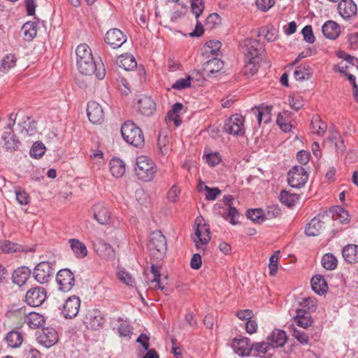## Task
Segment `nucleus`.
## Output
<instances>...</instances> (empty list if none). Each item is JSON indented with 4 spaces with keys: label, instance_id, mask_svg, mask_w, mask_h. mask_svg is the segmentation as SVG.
I'll use <instances>...</instances> for the list:
<instances>
[{
    "label": "nucleus",
    "instance_id": "4c0bfd02",
    "mask_svg": "<svg viewBox=\"0 0 358 358\" xmlns=\"http://www.w3.org/2000/svg\"><path fill=\"white\" fill-rule=\"evenodd\" d=\"M24 322L30 328L37 329L44 324L45 320L42 315L35 312H30L27 315Z\"/></svg>",
    "mask_w": 358,
    "mask_h": 358
},
{
    "label": "nucleus",
    "instance_id": "58836bf2",
    "mask_svg": "<svg viewBox=\"0 0 358 358\" xmlns=\"http://www.w3.org/2000/svg\"><path fill=\"white\" fill-rule=\"evenodd\" d=\"M310 129L313 134L322 136L326 132L327 125L318 115H315L312 117Z\"/></svg>",
    "mask_w": 358,
    "mask_h": 358
},
{
    "label": "nucleus",
    "instance_id": "338daca9",
    "mask_svg": "<svg viewBox=\"0 0 358 358\" xmlns=\"http://www.w3.org/2000/svg\"><path fill=\"white\" fill-rule=\"evenodd\" d=\"M276 122L284 132H289L291 131L292 125L285 120L282 113H278Z\"/></svg>",
    "mask_w": 358,
    "mask_h": 358
},
{
    "label": "nucleus",
    "instance_id": "7c9ffc66",
    "mask_svg": "<svg viewBox=\"0 0 358 358\" xmlns=\"http://www.w3.org/2000/svg\"><path fill=\"white\" fill-rule=\"evenodd\" d=\"M113 329H117L120 336H129L131 334L130 325L127 320L121 317H113L111 321Z\"/></svg>",
    "mask_w": 358,
    "mask_h": 358
},
{
    "label": "nucleus",
    "instance_id": "8fccbe9b",
    "mask_svg": "<svg viewBox=\"0 0 358 358\" xmlns=\"http://www.w3.org/2000/svg\"><path fill=\"white\" fill-rule=\"evenodd\" d=\"M22 30L27 40H31L37 34L36 24L32 22H26L22 26Z\"/></svg>",
    "mask_w": 358,
    "mask_h": 358
},
{
    "label": "nucleus",
    "instance_id": "13d9d810",
    "mask_svg": "<svg viewBox=\"0 0 358 358\" xmlns=\"http://www.w3.org/2000/svg\"><path fill=\"white\" fill-rule=\"evenodd\" d=\"M191 9L196 17L198 18L204 9L203 0H191Z\"/></svg>",
    "mask_w": 358,
    "mask_h": 358
},
{
    "label": "nucleus",
    "instance_id": "393cba45",
    "mask_svg": "<svg viewBox=\"0 0 358 358\" xmlns=\"http://www.w3.org/2000/svg\"><path fill=\"white\" fill-rule=\"evenodd\" d=\"M2 139L4 142L3 147L7 151L13 152L18 149L20 142L14 134V131L9 130L8 131L3 132Z\"/></svg>",
    "mask_w": 358,
    "mask_h": 358
},
{
    "label": "nucleus",
    "instance_id": "c756f323",
    "mask_svg": "<svg viewBox=\"0 0 358 358\" xmlns=\"http://www.w3.org/2000/svg\"><path fill=\"white\" fill-rule=\"evenodd\" d=\"M294 321L297 326L306 329L313 324V319L310 313L304 309L296 310V314L294 317Z\"/></svg>",
    "mask_w": 358,
    "mask_h": 358
},
{
    "label": "nucleus",
    "instance_id": "e433bc0d",
    "mask_svg": "<svg viewBox=\"0 0 358 358\" xmlns=\"http://www.w3.org/2000/svg\"><path fill=\"white\" fill-rule=\"evenodd\" d=\"M329 140L334 143L336 152L338 154H343L345 152V145L344 140L337 131L333 129L329 131Z\"/></svg>",
    "mask_w": 358,
    "mask_h": 358
},
{
    "label": "nucleus",
    "instance_id": "c9c22d12",
    "mask_svg": "<svg viewBox=\"0 0 358 358\" xmlns=\"http://www.w3.org/2000/svg\"><path fill=\"white\" fill-rule=\"evenodd\" d=\"M125 164L119 158H113L110 162V171L115 178H121L125 173Z\"/></svg>",
    "mask_w": 358,
    "mask_h": 358
},
{
    "label": "nucleus",
    "instance_id": "052dcab7",
    "mask_svg": "<svg viewBox=\"0 0 358 358\" xmlns=\"http://www.w3.org/2000/svg\"><path fill=\"white\" fill-rule=\"evenodd\" d=\"M16 199L21 205H27L29 203L31 198L27 192L19 189L15 191Z\"/></svg>",
    "mask_w": 358,
    "mask_h": 358
},
{
    "label": "nucleus",
    "instance_id": "5fc2aeb1",
    "mask_svg": "<svg viewBox=\"0 0 358 358\" xmlns=\"http://www.w3.org/2000/svg\"><path fill=\"white\" fill-rule=\"evenodd\" d=\"M191 80L192 78L189 76L186 78H180L172 85V88L177 90H181L189 87L191 86Z\"/></svg>",
    "mask_w": 358,
    "mask_h": 358
},
{
    "label": "nucleus",
    "instance_id": "7ed1b4c3",
    "mask_svg": "<svg viewBox=\"0 0 358 358\" xmlns=\"http://www.w3.org/2000/svg\"><path fill=\"white\" fill-rule=\"evenodd\" d=\"M234 201V198L232 195H225L222 199V203H216L213 207L214 213L229 220L233 225L238 223L236 217L239 216L238 211L233 206Z\"/></svg>",
    "mask_w": 358,
    "mask_h": 358
},
{
    "label": "nucleus",
    "instance_id": "680f3d73",
    "mask_svg": "<svg viewBox=\"0 0 358 358\" xmlns=\"http://www.w3.org/2000/svg\"><path fill=\"white\" fill-rule=\"evenodd\" d=\"M45 148L43 143H35L30 150V155L35 158L41 157L45 153Z\"/></svg>",
    "mask_w": 358,
    "mask_h": 358
},
{
    "label": "nucleus",
    "instance_id": "79ce46f5",
    "mask_svg": "<svg viewBox=\"0 0 358 358\" xmlns=\"http://www.w3.org/2000/svg\"><path fill=\"white\" fill-rule=\"evenodd\" d=\"M0 250L3 253L26 252L22 245L10 241L0 242Z\"/></svg>",
    "mask_w": 358,
    "mask_h": 358
},
{
    "label": "nucleus",
    "instance_id": "9d476101",
    "mask_svg": "<svg viewBox=\"0 0 358 358\" xmlns=\"http://www.w3.org/2000/svg\"><path fill=\"white\" fill-rule=\"evenodd\" d=\"M56 281L59 289L64 292H69L75 285V276L71 270L62 268L56 275Z\"/></svg>",
    "mask_w": 358,
    "mask_h": 358
},
{
    "label": "nucleus",
    "instance_id": "a18cd8bd",
    "mask_svg": "<svg viewBox=\"0 0 358 358\" xmlns=\"http://www.w3.org/2000/svg\"><path fill=\"white\" fill-rule=\"evenodd\" d=\"M278 31L273 26L262 27L259 29V36H262L268 42L274 41L278 36Z\"/></svg>",
    "mask_w": 358,
    "mask_h": 358
},
{
    "label": "nucleus",
    "instance_id": "603ef678",
    "mask_svg": "<svg viewBox=\"0 0 358 358\" xmlns=\"http://www.w3.org/2000/svg\"><path fill=\"white\" fill-rule=\"evenodd\" d=\"M335 220H338L341 223L346 224L350 221L348 212L342 207L338 206L336 213L333 215Z\"/></svg>",
    "mask_w": 358,
    "mask_h": 358
},
{
    "label": "nucleus",
    "instance_id": "f8f14e48",
    "mask_svg": "<svg viewBox=\"0 0 358 358\" xmlns=\"http://www.w3.org/2000/svg\"><path fill=\"white\" fill-rule=\"evenodd\" d=\"M105 322L103 313L98 309L89 310L83 317V323L88 329L98 330Z\"/></svg>",
    "mask_w": 358,
    "mask_h": 358
},
{
    "label": "nucleus",
    "instance_id": "20e7f679",
    "mask_svg": "<svg viewBox=\"0 0 358 358\" xmlns=\"http://www.w3.org/2000/svg\"><path fill=\"white\" fill-rule=\"evenodd\" d=\"M157 172L155 162L148 157L141 155L137 157L135 173L137 178L143 182H150Z\"/></svg>",
    "mask_w": 358,
    "mask_h": 358
},
{
    "label": "nucleus",
    "instance_id": "1a4fd4ad",
    "mask_svg": "<svg viewBox=\"0 0 358 358\" xmlns=\"http://www.w3.org/2000/svg\"><path fill=\"white\" fill-rule=\"evenodd\" d=\"M224 131L234 136H243L245 134L244 117L239 114L231 115L225 122Z\"/></svg>",
    "mask_w": 358,
    "mask_h": 358
},
{
    "label": "nucleus",
    "instance_id": "4be33fe9",
    "mask_svg": "<svg viewBox=\"0 0 358 358\" xmlns=\"http://www.w3.org/2000/svg\"><path fill=\"white\" fill-rule=\"evenodd\" d=\"M272 108V106H264V104H261L258 106H255L251 109V110L257 117L258 123L260 125L262 122H264L265 124L271 122Z\"/></svg>",
    "mask_w": 358,
    "mask_h": 358
},
{
    "label": "nucleus",
    "instance_id": "6e6d98bb",
    "mask_svg": "<svg viewBox=\"0 0 358 358\" xmlns=\"http://www.w3.org/2000/svg\"><path fill=\"white\" fill-rule=\"evenodd\" d=\"M169 140L167 136L163 133H159L157 140V147L159 151L162 155H166L168 151L167 145Z\"/></svg>",
    "mask_w": 358,
    "mask_h": 358
},
{
    "label": "nucleus",
    "instance_id": "f03ea898",
    "mask_svg": "<svg viewBox=\"0 0 358 358\" xmlns=\"http://www.w3.org/2000/svg\"><path fill=\"white\" fill-rule=\"evenodd\" d=\"M124 140L129 144L141 148L145 145V138L142 130L132 121H126L121 127Z\"/></svg>",
    "mask_w": 358,
    "mask_h": 358
},
{
    "label": "nucleus",
    "instance_id": "412c9836",
    "mask_svg": "<svg viewBox=\"0 0 358 358\" xmlns=\"http://www.w3.org/2000/svg\"><path fill=\"white\" fill-rule=\"evenodd\" d=\"M156 103L150 96H143L138 101V110L144 115H152L156 111Z\"/></svg>",
    "mask_w": 358,
    "mask_h": 358
},
{
    "label": "nucleus",
    "instance_id": "864d4df0",
    "mask_svg": "<svg viewBox=\"0 0 358 358\" xmlns=\"http://www.w3.org/2000/svg\"><path fill=\"white\" fill-rule=\"evenodd\" d=\"M118 278L123 283L134 287L135 285V280L130 273L125 270H120L117 273Z\"/></svg>",
    "mask_w": 358,
    "mask_h": 358
},
{
    "label": "nucleus",
    "instance_id": "5701e85b",
    "mask_svg": "<svg viewBox=\"0 0 358 358\" xmlns=\"http://www.w3.org/2000/svg\"><path fill=\"white\" fill-rule=\"evenodd\" d=\"M92 212L94 219L101 224H107L110 218V212L103 203L94 205Z\"/></svg>",
    "mask_w": 358,
    "mask_h": 358
},
{
    "label": "nucleus",
    "instance_id": "b1692460",
    "mask_svg": "<svg viewBox=\"0 0 358 358\" xmlns=\"http://www.w3.org/2000/svg\"><path fill=\"white\" fill-rule=\"evenodd\" d=\"M234 347L238 355L248 356L250 355L252 350L253 343H251L250 338L241 337L234 339Z\"/></svg>",
    "mask_w": 358,
    "mask_h": 358
},
{
    "label": "nucleus",
    "instance_id": "9b49d317",
    "mask_svg": "<svg viewBox=\"0 0 358 358\" xmlns=\"http://www.w3.org/2000/svg\"><path fill=\"white\" fill-rule=\"evenodd\" d=\"M46 299V290L42 287L29 289L25 295V302L30 306L38 307L43 303Z\"/></svg>",
    "mask_w": 358,
    "mask_h": 358
},
{
    "label": "nucleus",
    "instance_id": "774afa93",
    "mask_svg": "<svg viewBox=\"0 0 358 358\" xmlns=\"http://www.w3.org/2000/svg\"><path fill=\"white\" fill-rule=\"evenodd\" d=\"M221 46L222 43L219 41L210 40L206 43V48L209 49V52L213 55H217Z\"/></svg>",
    "mask_w": 358,
    "mask_h": 358
},
{
    "label": "nucleus",
    "instance_id": "a211bd4d",
    "mask_svg": "<svg viewBox=\"0 0 358 358\" xmlns=\"http://www.w3.org/2000/svg\"><path fill=\"white\" fill-rule=\"evenodd\" d=\"M223 62L215 57L207 61L203 64L202 72L206 77H215L216 74L223 69Z\"/></svg>",
    "mask_w": 358,
    "mask_h": 358
},
{
    "label": "nucleus",
    "instance_id": "aec40b11",
    "mask_svg": "<svg viewBox=\"0 0 358 358\" xmlns=\"http://www.w3.org/2000/svg\"><path fill=\"white\" fill-rule=\"evenodd\" d=\"M340 15L344 19H350L356 15L357 8L352 0H341L338 4Z\"/></svg>",
    "mask_w": 358,
    "mask_h": 358
},
{
    "label": "nucleus",
    "instance_id": "37998d69",
    "mask_svg": "<svg viewBox=\"0 0 358 358\" xmlns=\"http://www.w3.org/2000/svg\"><path fill=\"white\" fill-rule=\"evenodd\" d=\"M261 59H245V64L243 69V73L245 76L252 77L259 68Z\"/></svg>",
    "mask_w": 358,
    "mask_h": 358
},
{
    "label": "nucleus",
    "instance_id": "cd10ccee",
    "mask_svg": "<svg viewBox=\"0 0 358 358\" xmlns=\"http://www.w3.org/2000/svg\"><path fill=\"white\" fill-rule=\"evenodd\" d=\"M324 229V222L320 219V215L313 217L307 224L305 232L307 236H315L320 234Z\"/></svg>",
    "mask_w": 358,
    "mask_h": 358
},
{
    "label": "nucleus",
    "instance_id": "ea45409f",
    "mask_svg": "<svg viewBox=\"0 0 358 358\" xmlns=\"http://www.w3.org/2000/svg\"><path fill=\"white\" fill-rule=\"evenodd\" d=\"M5 340L8 346L16 348L22 344L23 341V335L18 331L12 330L6 334Z\"/></svg>",
    "mask_w": 358,
    "mask_h": 358
},
{
    "label": "nucleus",
    "instance_id": "a878e982",
    "mask_svg": "<svg viewBox=\"0 0 358 358\" xmlns=\"http://www.w3.org/2000/svg\"><path fill=\"white\" fill-rule=\"evenodd\" d=\"M322 31L326 38L334 40L340 35L341 27L336 22L328 20L323 24Z\"/></svg>",
    "mask_w": 358,
    "mask_h": 358
},
{
    "label": "nucleus",
    "instance_id": "49530a36",
    "mask_svg": "<svg viewBox=\"0 0 358 358\" xmlns=\"http://www.w3.org/2000/svg\"><path fill=\"white\" fill-rule=\"evenodd\" d=\"M17 59L14 55H6L1 60L0 64V71L7 72L16 65Z\"/></svg>",
    "mask_w": 358,
    "mask_h": 358
},
{
    "label": "nucleus",
    "instance_id": "f3484780",
    "mask_svg": "<svg viewBox=\"0 0 358 358\" xmlns=\"http://www.w3.org/2000/svg\"><path fill=\"white\" fill-rule=\"evenodd\" d=\"M87 114L89 120L93 124H101L104 120L102 107L99 103L90 101L87 103Z\"/></svg>",
    "mask_w": 358,
    "mask_h": 358
},
{
    "label": "nucleus",
    "instance_id": "2eb2a0df",
    "mask_svg": "<svg viewBox=\"0 0 358 358\" xmlns=\"http://www.w3.org/2000/svg\"><path fill=\"white\" fill-rule=\"evenodd\" d=\"M127 36L117 28L108 30L104 38L105 42L114 49L120 48L127 41Z\"/></svg>",
    "mask_w": 358,
    "mask_h": 358
},
{
    "label": "nucleus",
    "instance_id": "bb28decb",
    "mask_svg": "<svg viewBox=\"0 0 358 358\" xmlns=\"http://www.w3.org/2000/svg\"><path fill=\"white\" fill-rule=\"evenodd\" d=\"M287 334L285 331L275 329L268 336L267 340L272 348L282 347L287 341Z\"/></svg>",
    "mask_w": 358,
    "mask_h": 358
},
{
    "label": "nucleus",
    "instance_id": "3c124183",
    "mask_svg": "<svg viewBox=\"0 0 358 358\" xmlns=\"http://www.w3.org/2000/svg\"><path fill=\"white\" fill-rule=\"evenodd\" d=\"M280 251H275L269 258L268 269L271 276L276 275L278 269V259Z\"/></svg>",
    "mask_w": 358,
    "mask_h": 358
},
{
    "label": "nucleus",
    "instance_id": "6e6552de",
    "mask_svg": "<svg viewBox=\"0 0 358 358\" xmlns=\"http://www.w3.org/2000/svg\"><path fill=\"white\" fill-rule=\"evenodd\" d=\"M308 179L307 171L301 166H294L287 173V182L294 188H300L304 186Z\"/></svg>",
    "mask_w": 358,
    "mask_h": 358
},
{
    "label": "nucleus",
    "instance_id": "6ab92c4d",
    "mask_svg": "<svg viewBox=\"0 0 358 358\" xmlns=\"http://www.w3.org/2000/svg\"><path fill=\"white\" fill-rule=\"evenodd\" d=\"M38 341L45 348H50L58 341L57 332L53 328H45L38 336Z\"/></svg>",
    "mask_w": 358,
    "mask_h": 358
},
{
    "label": "nucleus",
    "instance_id": "0eeeda50",
    "mask_svg": "<svg viewBox=\"0 0 358 358\" xmlns=\"http://www.w3.org/2000/svg\"><path fill=\"white\" fill-rule=\"evenodd\" d=\"M55 271L53 264L49 262H41L34 268L33 275L38 283L45 284L52 278Z\"/></svg>",
    "mask_w": 358,
    "mask_h": 358
},
{
    "label": "nucleus",
    "instance_id": "4d7b16f0",
    "mask_svg": "<svg viewBox=\"0 0 358 358\" xmlns=\"http://www.w3.org/2000/svg\"><path fill=\"white\" fill-rule=\"evenodd\" d=\"M151 273L153 274L154 278L152 280H150V282H155V287L163 290L164 289V287L162 286L160 283L161 273L158 270L157 266H155V264H152L151 266Z\"/></svg>",
    "mask_w": 358,
    "mask_h": 358
},
{
    "label": "nucleus",
    "instance_id": "72a5a7b5",
    "mask_svg": "<svg viewBox=\"0 0 358 358\" xmlns=\"http://www.w3.org/2000/svg\"><path fill=\"white\" fill-rule=\"evenodd\" d=\"M313 290L317 294L322 295L327 292L328 286L324 278L321 275H314L311 279Z\"/></svg>",
    "mask_w": 358,
    "mask_h": 358
},
{
    "label": "nucleus",
    "instance_id": "de8ad7c7",
    "mask_svg": "<svg viewBox=\"0 0 358 358\" xmlns=\"http://www.w3.org/2000/svg\"><path fill=\"white\" fill-rule=\"evenodd\" d=\"M322 264L327 270H334L337 267L338 261L334 255L327 253L322 257Z\"/></svg>",
    "mask_w": 358,
    "mask_h": 358
},
{
    "label": "nucleus",
    "instance_id": "39448f33",
    "mask_svg": "<svg viewBox=\"0 0 358 358\" xmlns=\"http://www.w3.org/2000/svg\"><path fill=\"white\" fill-rule=\"evenodd\" d=\"M148 248L150 255L157 259H161L167 250L166 239L160 231H155L150 233Z\"/></svg>",
    "mask_w": 358,
    "mask_h": 358
},
{
    "label": "nucleus",
    "instance_id": "0e129e2a",
    "mask_svg": "<svg viewBox=\"0 0 358 358\" xmlns=\"http://www.w3.org/2000/svg\"><path fill=\"white\" fill-rule=\"evenodd\" d=\"M204 189L206 191V199L208 201H214L218 195L221 194V191L217 187H210L205 185Z\"/></svg>",
    "mask_w": 358,
    "mask_h": 358
},
{
    "label": "nucleus",
    "instance_id": "e2e57ef3",
    "mask_svg": "<svg viewBox=\"0 0 358 358\" xmlns=\"http://www.w3.org/2000/svg\"><path fill=\"white\" fill-rule=\"evenodd\" d=\"M301 34L303 36V39L309 43H313L315 41V36L313 32V29L310 25H306L305 26L302 30Z\"/></svg>",
    "mask_w": 358,
    "mask_h": 358
},
{
    "label": "nucleus",
    "instance_id": "423d86ee",
    "mask_svg": "<svg viewBox=\"0 0 358 358\" xmlns=\"http://www.w3.org/2000/svg\"><path fill=\"white\" fill-rule=\"evenodd\" d=\"M245 59H259L264 55V48L259 41L253 38H247L241 44Z\"/></svg>",
    "mask_w": 358,
    "mask_h": 358
},
{
    "label": "nucleus",
    "instance_id": "473e14b6",
    "mask_svg": "<svg viewBox=\"0 0 358 358\" xmlns=\"http://www.w3.org/2000/svg\"><path fill=\"white\" fill-rule=\"evenodd\" d=\"M344 259L350 264L358 262V245L349 244L345 245L342 250Z\"/></svg>",
    "mask_w": 358,
    "mask_h": 358
},
{
    "label": "nucleus",
    "instance_id": "c03bdc74",
    "mask_svg": "<svg viewBox=\"0 0 358 358\" xmlns=\"http://www.w3.org/2000/svg\"><path fill=\"white\" fill-rule=\"evenodd\" d=\"M312 71L309 65L302 64L296 68L294 76L297 80H304L310 78Z\"/></svg>",
    "mask_w": 358,
    "mask_h": 358
},
{
    "label": "nucleus",
    "instance_id": "2f4dec72",
    "mask_svg": "<svg viewBox=\"0 0 358 358\" xmlns=\"http://www.w3.org/2000/svg\"><path fill=\"white\" fill-rule=\"evenodd\" d=\"M117 64L125 71L133 70L137 66V62L135 57L132 55L128 53L120 55L117 58Z\"/></svg>",
    "mask_w": 358,
    "mask_h": 358
},
{
    "label": "nucleus",
    "instance_id": "69168bd1",
    "mask_svg": "<svg viewBox=\"0 0 358 358\" xmlns=\"http://www.w3.org/2000/svg\"><path fill=\"white\" fill-rule=\"evenodd\" d=\"M281 214V210L278 206H270L266 208V212L264 215L265 220L272 219L278 217Z\"/></svg>",
    "mask_w": 358,
    "mask_h": 358
},
{
    "label": "nucleus",
    "instance_id": "a19ab883",
    "mask_svg": "<svg viewBox=\"0 0 358 358\" xmlns=\"http://www.w3.org/2000/svg\"><path fill=\"white\" fill-rule=\"evenodd\" d=\"M300 195L295 193H291L286 190L281 191L280 194V201L288 207H292L299 202Z\"/></svg>",
    "mask_w": 358,
    "mask_h": 358
},
{
    "label": "nucleus",
    "instance_id": "f704fd0d",
    "mask_svg": "<svg viewBox=\"0 0 358 358\" xmlns=\"http://www.w3.org/2000/svg\"><path fill=\"white\" fill-rule=\"evenodd\" d=\"M69 243L73 254L77 258L83 259L87 255V249L83 242L76 238H71Z\"/></svg>",
    "mask_w": 358,
    "mask_h": 358
},
{
    "label": "nucleus",
    "instance_id": "bf43d9fd",
    "mask_svg": "<svg viewBox=\"0 0 358 358\" xmlns=\"http://www.w3.org/2000/svg\"><path fill=\"white\" fill-rule=\"evenodd\" d=\"M300 305L302 306L301 309L306 310L308 313L315 311L317 308L315 299L310 297L303 299Z\"/></svg>",
    "mask_w": 358,
    "mask_h": 358
},
{
    "label": "nucleus",
    "instance_id": "09e8293b",
    "mask_svg": "<svg viewBox=\"0 0 358 358\" xmlns=\"http://www.w3.org/2000/svg\"><path fill=\"white\" fill-rule=\"evenodd\" d=\"M247 217L253 222L261 224L265 220V216L262 209H250L247 211Z\"/></svg>",
    "mask_w": 358,
    "mask_h": 358
},
{
    "label": "nucleus",
    "instance_id": "dca6fc26",
    "mask_svg": "<svg viewBox=\"0 0 358 358\" xmlns=\"http://www.w3.org/2000/svg\"><path fill=\"white\" fill-rule=\"evenodd\" d=\"M192 240L197 249H201L202 246L207 245L210 240L209 226L206 224H197Z\"/></svg>",
    "mask_w": 358,
    "mask_h": 358
},
{
    "label": "nucleus",
    "instance_id": "f257e3e1",
    "mask_svg": "<svg viewBox=\"0 0 358 358\" xmlns=\"http://www.w3.org/2000/svg\"><path fill=\"white\" fill-rule=\"evenodd\" d=\"M77 68L85 76L95 75L97 79L103 80L106 69L102 62H96L90 48L85 43L79 45L76 50Z\"/></svg>",
    "mask_w": 358,
    "mask_h": 358
},
{
    "label": "nucleus",
    "instance_id": "4468645a",
    "mask_svg": "<svg viewBox=\"0 0 358 358\" xmlns=\"http://www.w3.org/2000/svg\"><path fill=\"white\" fill-rule=\"evenodd\" d=\"M80 307V298L76 295L71 296L63 305L62 315L66 319H73L77 316Z\"/></svg>",
    "mask_w": 358,
    "mask_h": 358
},
{
    "label": "nucleus",
    "instance_id": "ddd939ff",
    "mask_svg": "<svg viewBox=\"0 0 358 358\" xmlns=\"http://www.w3.org/2000/svg\"><path fill=\"white\" fill-rule=\"evenodd\" d=\"M94 250L96 255L101 258L107 260L113 261L115 258V250L108 243L103 239L98 238L93 243Z\"/></svg>",
    "mask_w": 358,
    "mask_h": 358
},
{
    "label": "nucleus",
    "instance_id": "c85d7f7f",
    "mask_svg": "<svg viewBox=\"0 0 358 358\" xmlns=\"http://www.w3.org/2000/svg\"><path fill=\"white\" fill-rule=\"evenodd\" d=\"M31 272L27 266H21L15 269L12 275L13 282L21 287L29 279Z\"/></svg>",
    "mask_w": 358,
    "mask_h": 358
}]
</instances>
